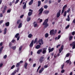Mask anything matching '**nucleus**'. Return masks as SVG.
I'll return each instance as SVG.
<instances>
[{
    "instance_id": "obj_4",
    "label": "nucleus",
    "mask_w": 75,
    "mask_h": 75,
    "mask_svg": "<svg viewBox=\"0 0 75 75\" xmlns=\"http://www.w3.org/2000/svg\"><path fill=\"white\" fill-rule=\"evenodd\" d=\"M29 12L28 13V16H31V15H32V14H33V10L31 9H29Z\"/></svg>"
},
{
    "instance_id": "obj_15",
    "label": "nucleus",
    "mask_w": 75,
    "mask_h": 75,
    "mask_svg": "<svg viewBox=\"0 0 75 75\" xmlns=\"http://www.w3.org/2000/svg\"><path fill=\"white\" fill-rule=\"evenodd\" d=\"M5 24L6 26L7 27H8L9 25H10V23L8 22L6 23Z\"/></svg>"
},
{
    "instance_id": "obj_2",
    "label": "nucleus",
    "mask_w": 75,
    "mask_h": 75,
    "mask_svg": "<svg viewBox=\"0 0 75 75\" xmlns=\"http://www.w3.org/2000/svg\"><path fill=\"white\" fill-rule=\"evenodd\" d=\"M57 30H55L54 31V29L51 30L50 31V34L51 35H55L56 33H57Z\"/></svg>"
},
{
    "instance_id": "obj_53",
    "label": "nucleus",
    "mask_w": 75,
    "mask_h": 75,
    "mask_svg": "<svg viewBox=\"0 0 75 75\" xmlns=\"http://www.w3.org/2000/svg\"><path fill=\"white\" fill-rule=\"evenodd\" d=\"M69 27V25H68V26H66L65 28L66 29H67V28H68Z\"/></svg>"
},
{
    "instance_id": "obj_10",
    "label": "nucleus",
    "mask_w": 75,
    "mask_h": 75,
    "mask_svg": "<svg viewBox=\"0 0 75 75\" xmlns=\"http://www.w3.org/2000/svg\"><path fill=\"white\" fill-rule=\"evenodd\" d=\"M43 51H42V54H45L46 52H47V51L46 50H47V49L46 48H44L43 49Z\"/></svg>"
},
{
    "instance_id": "obj_7",
    "label": "nucleus",
    "mask_w": 75,
    "mask_h": 75,
    "mask_svg": "<svg viewBox=\"0 0 75 75\" xmlns=\"http://www.w3.org/2000/svg\"><path fill=\"white\" fill-rule=\"evenodd\" d=\"M44 59V57L42 56L40 57V58L39 59V61H40V63H42V62Z\"/></svg>"
},
{
    "instance_id": "obj_8",
    "label": "nucleus",
    "mask_w": 75,
    "mask_h": 75,
    "mask_svg": "<svg viewBox=\"0 0 75 75\" xmlns=\"http://www.w3.org/2000/svg\"><path fill=\"white\" fill-rule=\"evenodd\" d=\"M34 45V40H33L31 41V42L30 43V45H29L30 47L31 48L33 47V45Z\"/></svg>"
},
{
    "instance_id": "obj_18",
    "label": "nucleus",
    "mask_w": 75,
    "mask_h": 75,
    "mask_svg": "<svg viewBox=\"0 0 75 75\" xmlns=\"http://www.w3.org/2000/svg\"><path fill=\"white\" fill-rule=\"evenodd\" d=\"M32 37H33V35L31 33L29 34L28 35V38H32Z\"/></svg>"
},
{
    "instance_id": "obj_12",
    "label": "nucleus",
    "mask_w": 75,
    "mask_h": 75,
    "mask_svg": "<svg viewBox=\"0 0 75 75\" xmlns=\"http://www.w3.org/2000/svg\"><path fill=\"white\" fill-rule=\"evenodd\" d=\"M44 68L43 67H42V69H41L40 70H39V74H41V73H42V71H44Z\"/></svg>"
},
{
    "instance_id": "obj_45",
    "label": "nucleus",
    "mask_w": 75,
    "mask_h": 75,
    "mask_svg": "<svg viewBox=\"0 0 75 75\" xmlns=\"http://www.w3.org/2000/svg\"><path fill=\"white\" fill-rule=\"evenodd\" d=\"M20 1V0H16V2L15 3V4H17V3H18V2L19 1Z\"/></svg>"
},
{
    "instance_id": "obj_22",
    "label": "nucleus",
    "mask_w": 75,
    "mask_h": 75,
    "mask_svg": "<svg viewBox=\"0 0 75 75\" xmlns=\"http://www.w3.org/2000/svg\"><path fill=\"white\" fill-rule=\"evenodd\" d=\"M40 47H41V46L38 45L36 46V47L35 48L36 49H39Z\"/></svg>"
},
{
    "instance_id": "obj_32",
    "label": "nucleus",
    "mask_w": 75,
    "mask_h": 75,
    "mask_svg": "<svg viewBox=\"0 0 75 75\" xmlns=\"http://www.w3.org/2000/svg\"><path fill=\"white\" fill-rule=\"evenodd\" d=\"M49 36V35L48 34V33H46L45 35V38H47Z\"/></svg>"
},
{
    "instance_id": "obj_35",
    "label": "nucleus",
    "mask_w": 75,
    "mask_h": 75,
    "mask_svg": "<svg viewBox=\"0 0 75 75\" xmlns=\"http://www.w3.org/2000/svg\"><path fill=\"white\" fill-rule=\"evenodd\" d=\"M3 46H2L0 48V53H1V51H2V50H3Z\"/></svg>"
},
{
    "instance_id": "obj_21",
    "label": "nucleus",
    "mask_w": 75,
    "mask_h": 75,
    "mask_svg": "<svg viewBox=\"0 0 75 75\" xmlns=\"http://www.w3.org/2000/svg\"><path fill=\"white\" fill-rule=\"evenodd\" d=\"M73 49H75V41L73 42Z\"/></svg>"
},
{
    "instance_id": "obj_62",
    "label": "nucleus",
    "mask_w": 75,
    "mask_h": 75,
    "mask_svg": "<svg viewBox=\"0 0 75 75\" xmlns=\"http://www.w3.org/2000/svg\"><path fill=\"white\" fill-rule=\"evenodd\" d=\"M15 41H16V40H14V39H13L12 40V42H15Z\"/></svg>"
},
{
    "instance_id": "obj_14",
    "label": "nucleus",
    "mask_w": 75,
    "mask_h": 75,
    "mask_svg": "<svg viewBox=\"0 0 75 75\" xmlns=\"http://www.w3.org/2000/svg\"><path fill=\"white\" fill-rule=\"evenodd\" d=\"M33 2H34V0H31L30 1L29 3V6L31 5Z\"/></svg>"
},
{
    "instance_id": "obj_61",
    "label": "nucleus",
    "mask_w": 75,
    "mask_h": 75,
    "mask_svg": "<svg viewBox=\"0 0 75 75\" xmlns=\"http://www.w3.org/2000/svg\"><path fill=\"white\" fill-rule=\"evenodd\" d=\"M49 52L50 53V52H52V51L51 50V49H49Z\"/></svg>"
},
{
    "instance_id": "obj_3",
    "label": "nucleus",
    "mask_w": 75,
    "mask_h": 75,
    "mask_svg": "<svg viewBox=\"0 0 75 75\" xmlns=\"http://www.w3.org/2000/svg\"><path fill=\"white\" fill-rule=\"evenodd\" d=\"M43 11H44V8H43L42 7L40 8L39 10V12H40L38 14L39 15H40V16H41V15L42 14Z\"/></svg>"
},
{
    "instance_id": "obj_33",
    "label": "nucleus",
    "mask_w": 75,
    "mask_h": 75,
    "mask_svg": "<svg viewBox=\"0 0 75 75\" xmlns=\"http://www.w3.org/2000/svg\"><path fill=\"white\" fill-rule=\"evenodd\" d=\"M15 74H16V72L15 71H13V72L11 74V75H15Z\"/></svg>"
},
{
    "instance_id": "obj_27",
    "label": "nucleus",
    "mask_w": 75,
    "mask_h": 75,
    "mask_svg": "<svg viewBox=\"0 0 75 75\" xmlns=\"http://www.w3.org/2000/svg\"><path fill=\"white\" fill-rule=\"evenodd\" d=\"M50 12L49 11H45V14H47L48 13Z\"/></svg>"
},
{
    "instance_id": "obj_23",
    "label": "nucleus",
    "mask_w": 75,
    "mask_h": 75,
    "mask_svg": "<svg viewBox=\"0 0 75 75\" xmlns=\"http://www.w3.org/2000/svg\"><path fill=\"white\" fill-rule=\"evenodd\" d=\"M4 34H6V33L7 32V28H5L4 30Z\"/></svg>"
},
{
    "instance_id": "obj_60",
    "label": "nucleus",
    "mask_w": 75,
    "mask_h": 75,
    "mask_svg": "<svg viewBox=\"0 0 75 75\" xmlns=\"http://www.w3.org/2000/svg\"><path fill=\"white\" fill-rule=\"evenodd\" d=\"M3 20L0 21V24H2V23H3Z\"/></svg>"
},
{
    "instance_id": "obj_30",
    "label": "nucleus",
    "mask_w": 75,
    "mask_h": 75,
    "mask_svg": "<svg viewBox=\"0 0 75 75\" xmlns=\"http://www.w3.org/2000/svg\"><path fill=\"white\" fill-rule=\"evenodd\" d=\"M67 7V5H65L63 7L62 9L65 10V8H66Z\"/></svg>"
},
{
    "instance_id": "obj_36",
    "label": "nucleus",
    "mask_w": 75,
    "mask_h": 75,
    "mask_svg": "<svg viewBox=\"0 0 75 75\" xmlns=\"http://www.w3.org/2000/svg\"><path fill=\"white\" fill-rule=\"evenodd\" d=\"M44 8L45 9H47L48 8V6L47 5H45L44 6Z\"/></svg>"
},
{
    "instance_id": "obj_52",
    "label": "nucleus",
    "mask_w": 75,
    "mask_h": 75,
    "mask_svg": "<svg viewBox=\"0 0 75 75\" xmlns=\"http://www.w3.org/2000/svg\"><path fill=\"white\" fill-rule=\"evenodd\" d=\"M48 0H45L44 1V3L46 4L47 3H48Z\"/></svg>"
},
{
    "instance_id": "obj_55",
    "label": "nucleus",
    "mask_w": 75,
    "mask_h": 75,
    "mask_svg": "<svg viewBox=\"0 0 75 75\" xmlns=\"http://www.w3.org/2000/svg\"><path fill=\"white\" fill-rule=\"evenodd\" d=\"M15 66H12V67H11V69H13L14 68H15Z\"/></svg>"
},
{
    "instance_id": "obj_6",
    "label": "nucleus",
    "mask_w": 75,
    "mask_h": 75,
    "mask_svg": "<svg viewBox=\"0 0 75 75\" xmlns=\"http://www.w3.org/2000/svg\"><path fill=\"white\" fill-rule=\"evenodd\" d=\"M61 10H59V12L57 13V18H58L60 17V16L61 15Z\"/></svg>"
},
{
    "instance_id": "obj_26",
    "label": "nucleus",
    "mask_w": 75,
    "mask_h": 75,
    "mask_svg": "<svg viewBox=\"0 0 75 75\" xmlns=\"http://www.w3.org/2000/svg\"><path fill=\"white\" fill-rule=\"evenodd\" d=\"M11 9L10 8L7 11V13H10L11 12Z\"/></svg>"
},
{
    "instance_id": "obj_31",
    "label": "nucleus",
    "mask_w": 75,
    "mask_h": 75,
    "mask_svg": "<svg viewBox=\"0 0 75 75\" xmlns=\"http://www.w3.org/2000/svg\"><path fill=\"white\" fill-rule=\"evenodd\" d=\"M16 46H15L14 47L12 46L11 47V49H13V50H16Z\"/></svg>"
},
{
    "instance_id": "obj_34",
    "label": "nucleus",
    "mask_w": 75,
    "mask_h": 75,
    "mask_svg": "<svg viewBox=\"0 0 75 75\" xmlns=\"http://www.w3.org/2000/svg\"><path fill=\"white\" fill-rule=\"evenodd\" d=\"M19 34H20L19 33L16 34L15 36V38H17V37H18V35H19Z\"/></svg>"
},
{
    "instance_id": "obj_9",
    "label": "nucleus",
    "mask_w": 75,
    "mask_h": 75,
    "mask_svg": "<svg viewBox=\"0 0 75 75\" xmlns=\"http://www.w3.org/2000/svg\"><path fill=\"white\" fill-rule=\"evenodd\" d=\"M7 6H6L4 7L3 10L2 11L3 14H4V13L6 12V10H7Z\"/></svg>"
},
{
    "instance_id": "obj_19",
    "label": "nucleus",
    "mask_w": 75,
    "mask_h": 75,
    "mask_svg": "<svg viewBox=\"0 0 75 75\" xmlns=\"http://www.w3.org/2000/svg\"><path fill=\"white\" fill-rule=\"evenodd\" d=\"M27 21H30L31 20V18L30 17L28 16H27Z\"/></svg>"
},
{
    "instance_id": "obj_43",
    "label": "nucleus",
    "mask_w": 75,
    "mask_h": 75,
    "mask_svg": "<svg viewBox=\"0 0 75 75\" xmlns=\"http://www.w3.org/2000/svg\"><path fill=\"white\" fill-rule=\"evenodd\" d=\"M21 64H20V63H18L16 64V66H20V65Z\"/></svg>"
},
{
    "instance_id": "obj_57",
    "label": "nucleus",
    "mask_w": 75,
    "mask_h": 75,
    "mask_svg": "<svg viewBox=\"0 0 75 75\" xmlns=\"http://www.w3.org/2000/svg\"><path fill=\"white\" fill-rule=\"evenodd\" d=\"M60 46H61V45H59L57 46L56 48H58L59 47H60Z\"/></svg>"
},
{
    "instance_id": "obj_28",
    "label": "nucleus",
    "mask_w": 75,
    "mask_h": 75,
    "mask_svg": "<svg viewBox=\"0 0 75 75\" xmlns=\"http://www.w3.org/2000/svg\"><path fill=\"white\" fill-rule=\"evenodd\" d=\"M73 38V36H69V41H71L72 40V38Z\"/></svg>"
},
{
    "instance_id": "obj_63",
    "label": "nucleus",
    "mask_w": 75,
    "mask_h": 75,
    "mask_svg": "<svg viewBox=\"0 0 75 75\" xmlns=\"http://www.w3.org/2000/svg\"><path fill=\"white\" fill-rule=\"evenodd\" d=\"M23 17H24V15H21L20 16L21 18H23Z\"/></svg>"
},
{
    "instance_id": "obj_24",
    "label": "nucleus",
    "mask_w": 75,
    "mask_h": 75,
    "mask_svg": "<svg viewBox=\"0 0 75 75\" xmlns=\"http://www.w3.org/2000/svg\"><path fill=\"white\" fill-rule=\"evenodd\" d=\"M22 27V24L21 23H19V25L18 26V28H20Z\"/></svg>"
},
{
    "instance_id": "obj_41",
    "label": "nucleus",
    "mask_w": 75,
    "mask_h": 75,
    "mask_svg": "<svg viewBox=\"0 0 75 75\" xmlns=\"http://www.w3.org/2000/svg\"><path fill=\"white\" fill-rule=\"evenodd\" d=\"M11 45H12L11 42H10L9 44V47H11Z\"/></svg>"
},
{
    "instance_id": "obj_46",
    "label": "nucleus",
    "mask_w": 75,
    "mask_h": 75,
    "mask_svg": "<svg viewBox=\"0 0 75 75\" xmlns=\"http://www.w3.org/2000/svg\"><path fill=\"white\" fill-rule=\"evenodd\" d=\"M34 25V27H38L37 26V23H35V24L33 25Z\"/></svg>"
},
{
    "instance_id": "obj_56",
    "label": "nucleus",
    "mask_w": 75,
    "mask_h": 75,
    "mask_svg": "<svg viewBox=\"0 0 75 75\" xmlns=\"http://www.w3.org/2000/svg\"><path fill=\"white\" fill-rule=\"evenodd\" d=\"M19 63L20 64H23V60L19 62Z\"/></svg>"
},
{
    "instance_id": "obj_20",
    "label": "nucleus",
    "mask_w": 75,
    "mask_h": 75,
    "mask_svg": "<svg viewBox=\"0 0 75 75\" xmlns=\"http://www.w3.org/2000/svg\"><path fill=\"white\" fill-rule=\"evenodd\" d=\"M68 18L66 19V20L68 21H70V17H69V15L68 16Z\"/></svg>"
},
{
    "instance_id": "obj_17",
    "label": "nucleus",
    "mask_w": 75,
    "mask_h": 75,
    "mask_svg": "<svg viewBox=\"0 0 75 75\" xmlns=\"http://www.w3.org/2000/svg\"><path fill=\"white\" fill-rule=\"evenodd\" d=\"M42 51V49L38 51L37 53L38 54H40V52H41Z\"/></svg>"
},
{
    "instance_id": "obj_40",
    "label": "nucleus",
    "mask_w": 75,
    "mask_h": 75,
    "mask_svg": "<svg viewBox=\"0 0 75 75\" xmlns=\"http://www.w3.org/2000/svg\"><path fill=\"white\" fill-rule=\"evenodd\" d=\"M48 3L49 4H51V3H52V1H51V0H49Z\"/></svg>"
},
{
    "instance_id": "obj_42",
    "label": "nucleus",
    "mask_w": 75,
    "mask_h": 75,
    "mask_svg": "<svg viewBox=\"0 0 75 75\" xmlns=\"http://www.w3.org/2000/svg\"><path fill=\"white\" fill-rule=\"evenodd\" d=\"M20 20H18V21H17V24L18 25L19 24V23H20Z\"/></svg>"
},
{
    "instance_id": "obj_13",
    "label": "nucleus",
    "mask_w": 75,
    "mask_h": 75,
    "mask_svg": "<svg viewBox=\"0 0 75 75\" xmlns=\"http://www.w3.org/2000/svg\"><path fill=\"white\" fill-rule=\"evenodd\" d=\"M38 7H40V6H41V1H38Z\"/></svg>"
},
{
    "instance_id": "obj_38",
    "label": "nucleus",
    "mask_w": 75,
    "mask_h": 75,
    "mask_svg": "<svg viewBox=\"0 0 75 75\" xmlns=\"http://www.w3.org/2000/svg\"><path fill=\"white\" fill-rule=\"evenodd\" d=\"M61 35H58V37H57V40H59L60 38H61Z\"/></svg>"
},
{
    "instance_id": "obj_50",
    "label": "nucleus",
    "mask_w": 75,
    "mask_h": 75,
    "mask_svg": "<svg viewBox=\"0 0 75 75\" xmlns=\"http://www.w3.org/2000/svg\"><path fill=\"white\" fill-rule=\"evenodd\" d=\"M7 55H5L4 57V59H6V58H7Z\"/></svg>"
},
{
    "instance_id": "obj_1",
    "label": "nucleus",
    "mask_w": 75,
    "mask_h": 75,
    "mask_svg": "<svg viewBox=\"0 0 75 75\" xmlns=\"http://www.w3.org/2000/svg\"><path fill=\"white\" fill-rule=\"evenodd\" d=\"M49 20V18H47L45 20L44 22L42 24V25H45V28H47V27L48 26V23H47L48 22V20Z\"/></svg>"
},
{
    "instance_id": "obj_16",
    "label": "nucleus",
    "mask_w": 75,
    "mask_h": 75,
    "mask_svg": "<svg viewBox=\"0 0 75 75\" xmlns=\"http://www.w3.org/2000/svg\"><path fill=\"white\" fill-rule=\"evenodd\" d=\"M41 42L42 44H44V42H43V40H42V39H40L38 40V42Z\"/></svg>"
},
{
    "instance_id": "obj_39",
    "label": "nucleus",
    "mask_w": 75,
    "mask_h": 75,
    "mask_svg": "<svg viewBox=\"0 0 75 75\" xmlns=\"http://www.w3.org/2000/svg\"><path fill=\"white\" fill-rule=\"evenodd\" d=\"M64 16L65 17L67 16V11H65L64 12Z\"/></svg>"
},
{
    "instance_id": "obj_51",
    "label": "nucleus",
    "mask_w": 75,
    "mask_h": 75,
    "mask_svg": "<svg viewBox=\"0 0 75 75\" xmlns=\"http://www.w3.org/2000/svg\"><path fill=\"white\" fill-rule=\"evenodd\" d=\"M65 72V70L64 69H62V71H61V73H64Z\"/></svg>"
},
{
    "instance_id": "obj_37",
    "label": "nucleus",
    "mask_w": 75,
    "mask_h": 75,
    "mask_svg": "<svg viewBox=\"0 0 75 75\" xmlns=\"http://www.w3.org/2000/svg\"><path fill=\"white\" fill-rule=\"evenodd\" d=\"M26 8V5H24L23 7V9H25Z\"/></svg>"
},
{
    "instance_id": "obj_5",
    "label": "nucleus",
    "mask_w": 75,
    "mask_h": 75,
    "mask_svg": "<svg viewBox=\"0 0 75 75\" xmlns=\"http://www.w3.org/2000/svg\"><path fill=\"white\" fill-rule=\"evenodd\" d=\"M65 63H66L67 64H69V65H71V64H72V62H71V61H70V59H69L68 60H67L66 61Z\"/></svg>"
},
{
    "instance_id": "obj_54",
    "label": "nucleus",
    "mask_w": 75,
    "mask_h": 75,
    "mask_svg": "<svg viewBox=\"0 0 75 75\" xmlns=\"http://www.w3.org/2000/svg\"><path fill=\"white\" fill-rule=\"evenodd\" d=\"M59 53H61V52H62V49H59Z\"/></svg>"
},
{
    "instance_id": "obj_58",
    "label": "nucleus",
    "mask_w": 75,
    "mask_h": 75,
    "mask_svg": "<svg viewBox=\"0 0 75 75\" xmlns=\"http://www.w3.org/2000/svg\"><path fill=\"white\" fill-rule=\"evenodd\" d=\"M3 13H1L0 14V17H3Z\"/></svg>"
},
{
    "instance_id": "obj_47",
    "label": "nucleus",
    "mask_w": 75,
    "mask_h": 75,
    "mask_svg": "<svg viewBox=\"0 0 75 75\" xmlns=\"http://www.w3.org/2000/svg\"><path fill=\"white\" fill-rule=\"evenodd\" d=\"M71 11V9H70V8H69L67 11V12L69 13V11Z\"/></svg>"
},
{
    "instance_id": "obj_44",
    "label": "nucleus",
    "mask_w": 75,
    "mask_h": 75,
    "mask_svg": "<svg viewBox=\"0 0 75 75\" xmlns=\"http://www.w3.org/2000/svg\"><path fill=\"white\" fill-rule=\"evenodd\" d=\"M65 11V9H62V11L61 14H63L64 13V12Z\"/></svg>"
},
{
    "instance_id": "obj_25",
    "label": "nucleus",
    "mask_w": 75,
    "mask_h": 75,
    "mask_svg": "<svg viewBox=\"0 0 75 75\" xmlns=\"http://www.w3.org/2000/svg\"><path fill=\"white\" fill-rule=\"evenodd\" d=\"M22 48H23V46H21L19 48V49H18L19 51H21V50H22Z\"/></svg>"
},
{
    "instance_id": "obj_29",
    "label": "nucleus",
    "mask_w": 75,
    "mask_h": 75,
    "mask_svg": "<svg viewBox=\"0 0 75 75\" xmlns=\"http://www.w3.org/2000/svg\"><path fill=\"white\" fill-rule=\"evenodd\" d=\"M70 54H71V53H67L66 55V57H68L69 56V55H70Z\"/></svg>"
},
{
    "instance_id": "obj_11",
    "label": "nucleus",
    "mask_w": 75,
    "mask_h": 75,
    "mask_svg": "<svg viewBox=\"0 0 75 75\" xmlns=\"http://www.w3.org/2000/svg\"><path fill=\"white\" fill-rule=\"evenodd\" d=\"M16 67L17 68H18V69H17V70H16H16H15V71H16V72H19V71L20 69V67L19 66H16Z\"/></svg>"
},
{
    "instance_id": "obj_48",
    "label": "nucleus",
    "mask_w": 75,
    "mask_h": 75,
    "mask_svg": "<svg viewBox=\"0 0 75 75\" xmlns=\"http://www.w3.org/2000/svg\"><path fill=\"white\" fill-rule=\"evenodd\" d=\"M60 49L62 50H63L64 49V45H62Z\"/></svg>"
},
{
    "instance_id": "obj_59",
    "label": "nucleus",
    "mask_w": 75,
    "mask_h": 75,
    "mask_svg": "<svg viewBox=\"0 0 75 75\" xmlns=\"http://www.w3.org/2000/svg\"><path fill=\"white\" fill-rule=\"evenodd\" d=\"M27 65H28V64L26 62L24 64V66H27Z\"/></svg>"
},
{
    "instance_id": "obj_49",
    "label": "nucleus",
    "mask_w": 75,
    "mask_h": 75,
    "mask_svg": "<svg viewBox=\"0 0 75 75\" xmlns=\"http://www.w3.org/2000/svg\"><path fill=\"white\" fill-rule=\"evenodd\" d=\"M75 34V31L73 32L72 33V35H74Z\"/></svg>"
},
{
    "instance_id": "obj_64",
    "label": "nucleus",
    "mask_w": 75,
    "mask_h": 75,
    "mask_svg": "<svg viewBox=\"0 0 75 75\" xmlns=\"http://www.w3.org/2000/svg\"><path fill=\"white\" fill-rule=\"evenodd\" d=\"M42 21V19H40V23H41Z\"/></svg>"
}]
</instances>
